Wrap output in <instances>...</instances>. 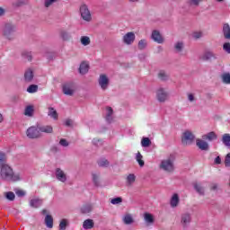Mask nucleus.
Returning <instances> with one entry per match:
<instances>
[{"instance_id": "nucleus-1", "label": "nucleus", "mask_w": 230, "mask_h": 230, "mask_svg": "<svg viewBox=\"0 0 230 230\" xmlns=\"http://www.w3.org/2000/svg\"><path fill=\"white\" fill-rule=\"evenodd\" d=\"M0 179L7 182H19L24 176L22 172H13V169L8 164H2L0 167Z\"/></svg>"}, {"instance_id": "nucleus-2", "label": "nucleus", "mask_w": 230, "mask_h": 230, "mask_svg": "<svg viewBox=\"0 0 230 230\" xmlns=\"http://www.w3.org/2000/svg\"><path fill=\"white\" fill-rule=\"evenodd\" d=\"M159 168L166 173H173L175 172V155H170L167 158L163 159L159 164Z\"/></svg>"}, {"instance_id": "nucleus-3", "label": "nucleus", "mask_w": 230, "mask_h": 230, "mask_svg": "<svg viewBox=\"0 0 230 230\" xmlns=\"http://www.w3.org/2000/svg\"><path fill=\"white\" fill-rule=\"evenodd\" d=\"M2 35L8 40H13L15 39V32L17 31V26L13 22H7L2 25Z\"/></svg>"}, {"instance_id": "nucleus-4", "label": "nucleus", "mask_w": 230, "mask_h": 230, "mask_svg": "<svg viewBox=\"0 0 230 230\" xmlns=\"http://www.w3.org/2000/svg\"><path fill=\"white\" fill-rule=\"evenodd\" d=\"M155 98L159 103H165L170 98V92L166 88L160 87L155 91Z\"/></svg>"}, {"instance_id": "nucleus-5", "label": "nucleus", "mask_w": 230, "mask_h": 230, "mask_svg": "<svg viewBox=\"0 0 230 230\" xmlns=\"http://www.w3.org/2000/svg\"><path fill=\"white\" fill-rule=\"evenodd\" d=\"M98 85L102 91H107L111 85V78L106 74H101L98 78Z\"/></svg>"}, {"instance_id": "nucleus-6", "label": "nucleus", "mask_w": 230, "mask_h": 230, "mask_svg": "<svg viewBox=\"0 0 230 230\" xmlns=\"http://www.w3.org/2000/svg\"><path fill=\"white\" fill-rule=\"evenodd\" d=\"M26 136L29 139H39L41 137L40 129L39 128V125L31 126L26 130Z\"/></svg>"}, {"instance_id": "nucleus-7", "label": "nucleus", "mask_w": 230, "mask_h": 230, "mask_svg": "<svg viewBox=\"0 0 230 230\" xmlns=\"http://www.w3.org/2000/svg\"><path fill=\"white\" fill-rule=\"evenodd\" d=\"M80 13L83 21H85V22H91V21H93V15L91 14V11L87 4L81 5Z\"/></svg>"}, {"instance_id": "nucleus-8", "label": "nucleus", "mask_w": 230, "mask_h": 230, "mask_svg": "<svg viewBox=\"0 0 230 230\" xmlns=\"http://www.w3.org/2000/svg\"><path fill=\"white\" fill-rule=\"evenodd\" d=\"M193 141H195V135L191 131L186 130L181 137L182 145L188 146L193 145Z\"/></svg>"}, {"instance_id": "nucleus-9", "label": "nucleus", "mask_w": 230, "mask_h": 230, "mask_svg": "<svg viewBox=\"0 0 230 230\" xmlns=\"http://www.w3.org/2000/svg\"><path fill=\"white\" fill-rule=\"evenodd\" d=\"M191 224V214L190 212H184L181 215V226L183 229H188Z\"/></svg>"}, {"instance_id": "nucleus-10", "label": "nucleus", "mask_w": 230, "mask_h": 230, "mask_svg": "<svg viewBox=\"0 0 230 230\" xmlns=\"http://www.w3.org/2000/svg\"><path fill=\"white\" fill-rule=\"evenodd\" d=\"M135 40H136V34L133 31L128 32L122 37V41L127 46H132Z\"/></svg>"}, {"instance_id": "nucleus-11", "label": "nucleus", "mask_w": 230, "mask_h": 230, "mask_svg": "<svg viewBox=\"0 0 230 230\" xmlns=\"http://www.w3.org/2000/svg\"><path fill=\"white\" fill-rule=\"evenodd\" d=\"M63 93L66 96H73L75 94V84L66 83L63 84Z\"/></svg>"}, {"instance_id": "nucleus-12", "label": "nucleus", "mask_w": 230, "mask_h": 230, "mask_svg": "<svg viewBox=\"0 0 230 230\" xmlns=\"http://www.w3.org/2000/svg\"><path fill=\"white\" fill-rule=\"evenodd\" d=\"M196 146H198V148L199 150H202L203 152H208V150H209V144L208 142H206V140H204V138H202V139L197 138L196 139Z\"/></svg>"}, {"instance_id": "nucleus-13", "label": "nucleus", "mask_w": 230, "mask_h": 230, "mask_svg": "<svg viewBox=\"0 0 230 230\" xmlns=\"http://www.w3.org/2000/svg\"><path fill=\"white\" fill-rule=\"evenodd\" d=\"M55 176L59 182H66L67 181V174H66V172L60 168L56 169Z\"/></svg>"}, {"instance_id": "nucleus-14", "label": "nucleus", "mask_w": 230, "mask_h": 230, "mask_svg": "<svg viewBox=\"0 0 230 230\" xmlns=\"http://www.w3.org/2000/svg\"><path fill=\"white\" fill-rule=\"evenodd\" d=\"M40 134H53V126L51 125H39Z\"/></svg>"}, {"instance_id": "nucleus-15", "label": "nucleus", "mask_w": 230, "mask_h": 230, "mask_svg": "<svg viewBox=\"0 0 230 230\" xmlns=\"http://www.w3.org/2000/svg\"><path fill=\"white\" fill-rule=\"evenodd\" d=\"M151 39H153L155 42H157V44H163L164 42V39H163V36L159 31H153Z\"/></svg>"}, {"instance_id": "nucleus-16", "label": "nucleus", "mask_w": 230, "mask_h": 230, "mask_svg": "<svg viewBox=\"0 0 230 230\" xmlns=\"http://www.w3.org/2000/svg\"><path fill=\"white\" fill-rule=\"evenodd\" d=\"M202 139H204L205 141H209V142L217 141V139H218V136L214 131H211V132H208V133L203 135Z\"/></svg>"}, {"instance_id": "nucleus-17", "label": "nucleus", "mask_w": 230, "mask_h": 230, "mask_svg": "<svg viewBox=\"0 0 230 230\" xmlns=\"http://www.w3.org/2000/svg\"><path fill=\"white\" fill-rule=\"evenodd\" d=\"M180 202H181V199L179 198V194L177 193L172 194L170 199L171 208H177Z\"/></svg>"}, {"instance_id": "nucleus-18", "label": "nucleus", "mask_w": 230, "mask_h": 230, "mask_svg": "<svg viewBox=\"0 0 230 230\" xmlns=\"http://www.w3.org/2000/svg\"><path fill=\"white\" fill-rule=\"evenodd\" d=\"M48 116L49 118H51L54 121H58V112H57V110L53 107H49L48 109Z\"/></svg>"}, {"instance_id": "nucleus-19", "label": "nucleus", "mask_w": 230, "mask_h": 230, "mask_svg": "<svg viewBox=\"0 0 230 230\" xmlns=\"http://www.w3.org/2000/svg\"><path fill=\"white\" fill-rule=\"evenodd\" d=\"M122 222L125 226H132V224H134V217H132V214H125L122 217Z\"/></svg>"}, {"instance_id": "nucleus-20", "label": "nucleus", "mask_w": 230, "mask_h": 230, "mask_svg": "<svg viewBox=\"0 0 230 230\" xmlns=\"http://www.w3.org/2000/svg\"><path fill=\"white\" fill-rule=\"evenodd\" d=\"M193 188L195 191L199 193V195L204 196L206 193V188L203 187L202 183H193Z\"/></svg>"}, {"instance_id": "nucleus-21", "label": "nucleus", "mask_w": 230, "mask_h": 230, "mask_svg": "<svg viewBox=\"0 0 230 230\" xmlns=\"http://www.w3.org/2000/svg\"><path fill=\"white\" fill-rule=\"evenodd\" d=\"M134 182H136V174L130 173L126 177V186L130 188V186H134Z\"/></svg>"}, {"instance_id": "nucleus-22", "label": "nucleus", "mask_w": 230, "mask_h": 230, "mask_svg": "<svg viewBox=\"0 0 230 230\" xmlns=\"http://www.w3.org/2000/svg\"><path fill=\"white\" fill-rule=\"evenodd\" d=\"M93 204L86 203L82 206L81 213H83L84 215H87V214L91 213L93 211Z\"/></svg>"}, {"instance_id": "nucleus-23", "label": "nucleus", "mask_w": 230, "mask_h": 230, "mask_svg": "<svg viewBox=\"0 0 230 230\" xmlns=\"http://www.w3.org/2000/svg\"><path fill=\"white\" fill-rule=\"evenodd\" d=\"M80 75H87L89 73V64L87 62H82L79 66Z\"/></svg>"}, {"instance_id": "nucleus-24", "label": "nucleus", "mask_w": 230, "mask_h": 230, "mask_svg": "<svg viewBox=\"0 0 230 230\" xmlns=\"http://www.w3.org/2000/svg\"><path fill=\"white\" fill-rule=\"evenodd\" d=\"M33 70L31 68H28L24 73V81L30 83L33 80Z\"/></svg>"}, {"instance_id": "nucleus-25", "label": "nucleus", "mask_w": 230, "mask_h": 230, "mask_svg": "<svg viewBox=\"0 0 230 230\" xmlns=\"http://www.w3.org/2000/svg\"><path fill=\"white\" fill-rule=\"evenodd\" d=\"M31 208H40L42 206V199L35 198L30 200Z\"/></svg>"}, {"instance_id": "nucleus-26", "label": "nucleus", "mask_w": 230, "mask_h": 230, "mask_svg": "<svg viewBox=\"0 0 230 230\" xmlns=\"http://www.w3.org/2000/svg\"><path fill=\"white\" fill-rule=\"evenodd\" d=\"M221 82L226 85H230V72H224L221 75Z\"/></svg>"}, {"instance_id": "nucleus-27", "label": "nucleus", "mask_w": 230, "mask_h": 230, "mask_svg": "<svg viewBox=\"0 0 230 230\" xmlns=\"http://www.w3.org/2000/svg\"><path fill=\"white\" fill-rule=\"evenodd\" d=\"M45 226L48 229H53V217L51 215L45 217Z\"/></svg>"}, {"instance_id": "nucleus-28", "label": "nucleus", "mask_w": 230, "mask_h": 230, "mask_svg": "<svg viewBox=\"0 0 230 230\" xmlns=\"http://www.w3.org/2000/svg\"><path fill=\"white\" fill-rule=\"evenodd\" d=\"M223 34L225 39L230 40V26L229 23H224L223 25Z\"/></svg>"}, {"instance_id": "nucleus-29", "label": "nucleus", "mask_w": 230, "mask_h": 230, "mask_svg": "<svg viewBox=\"0 0 230 230\" xmlns=\"http://www.w3.org/2000/svg\"><path fill=\"white\" fill-rule=\"evenodd\" d=\"M84 229H93L94 227V221L93 219H86L83 223Z\"/></svg>"}, {"instance_id": "nucleus-30", "label": "nucleus", "mask_w": 230, "mask_h": 230, "mask_svg": "<svg viewBox=\"0 0 230 230\" xmlns=\"http://www.w3.org/2000/svg\"><path fill=\"white\" fill-rule=\"evenodd\" d=\"M112 114H113L112 108L107 107L106 108V121H108V123H112V119H113Z\"/></svg>"}, {"instance_id": "nucleus-31", "label": "nucleus", "mask_w": 230, "mask_h": 230, "mask_svg": "<svg viewBox=\"0 0 230 230\" xmlns=\"http://www.w3.org/2000/svg\"><path fill=\"white\" fill-rule=\"evenodd\" d=\"M144 220L147 226H151V224H154V216L150 213H145Z\"/></svg>"}, {"instance_id": "nucleus-32", "label": "nucleus", "mask_w": 230, "mask_h": 230, "mask_svg": "<svg viewBox=\"0 0 230 230\" xmlns=\"http://www.w3.org/2000/svg\"><path fill=\"white\" fill-rule=\"evenodd\" d=\"M222 143L225 145V146H227V148L230 147V134L226 133L222 136Z\"/></svg>"}, {"instance_id": "nucleus-33", "label": "nucleus", "mask_w": 230, "mask_h": 230, "mask_svg": "<svg viewBox=\"0 0 230 230\" xmlns=\"http://www.w3.org/2000/svg\"><path fill=\"white\" fill-rule=\"evenodd\" d=\"M158 78L163 82H166V80L170 78V75H168L164 70H160L158 73Z\"/></svg>"}, {"instance_id": "nucleus-34", "label": "nucleus", "mask_w": 230, "mask_h": 230, "mask_svg": "<svg viewBox=\"0 0 230 230\" xmlns=\"http://www.w3.org/2000/svg\"><path fill=\"white\" fill-rule=\"evenodd\" d=\"M204 0H187L188 6H190L191 8H197V6H199L200 3H202Z\"/></svg>"}, {"instance_id": "nucleus-35", "label": "nucleus", "mask_w": 230, "mask_h": 230, "mask_svg": "<svg viewBox=\"0 0 230 230\" xmlns=\"http://www.w3.org/2000/svg\"><path fill=\"white\" fill-rule=\"evenodd\" d=\"M136 161L141 168L145 166V161L143 160V155H141V153L137 152L136 154Z\"/></svg>"}, {"instance_id": "nucleus-36", "label": "nucleus", "mask_w": 230, "mask_h": 230, "mask_svg": "<svg viewBox=\"0 0 230 230\" xmlns=\"http://www.w3.org/2000/svg\"><path fill=\"white\" fill-rule=\"evenodd\" d=\"M152 145V140L149 137H143L141 140V146L143 148H148Z\"/></svg>"}, {"instance_id": "nucleus-37", "label": "nucleus", "mask_w": 230, "mask_h": 230, "mask_svg": "<svg viewBox=\"0 0 230 230\" xmlns=\"http://www.w3.org/2000/svg\"><path fill=\"white\" fill-rule=\"evenodd\" d=\"M34 108L32 105H29L25 108L24 115L28 116L29 118H31L33 116Z\"/></svg>"}, {"instance_id": "nucleus-38", "label": "nucleus", "mask_w": 230, "mask_h": 230, "mask_svg": "<svg viewBox=\"0 0 230 230\" xmlns=\"http://www.w3.org/2000/svg\"><path fill=\"white\" fill-rule=\"evenodd\" d=\"M174 49L176 53H181L184 49V42L178 41L174 44Z\"/></svg>"}, {"instance_id": "nucleus-39", "label": "nucleus", "mask_w": 230, "mask_h": 230, "mask_svg": "<svg viewBox=\"0 0 230 230\" xmlns=\"http://www.w3.org/2000/svg\"><path fill=\"white\" fill-rule=\"evenodd\" d=\"M92 179L94 186H100V174L98 172H93Z\"/></svg>"}, {"instance_id": "nucleus-40", "label": "nucleus", "mask_w": 230, "mask_h": 230, "mask_svg": "<svg viewBox=\"0 0 230 230\" xmlns=\"http://www.w3.org/2000/svg\"><path fill=\"white\" fill-rule=\"evenodd\" d=\"M80 41L82 46H89L91 44V38L89 36H82Z\"/></svg>"}, {"instance_id": "nucleus-41", "label": "nucleus", "mask_w": 230, "mask_h": 230, "mask_svg": "<svg viewBox=\"0 0 230 230\" xmlns=\"http://www.w3.org/2000/svg\"><path fill=\"white\" fill-rule=\"evenodd\" d=\"M146 46H148V40L143 39L138 41V49H146Z\"/></svg>"}, {"instance_id": "nucleus-42", "label": "nucleus", "mask_w": 230, "mask_h": 230, "mask_svg": "<svg viewBox=\"0 0 230 230\" xmlns=\"http://www.w3.org/2000/svg\"><path fill=\"white\" fill-rule=\"evenodd\" d=\"M69 225V220L64 218L59 223V230H66L67 226Z\"/></svg>"}, {"instance_id": "nucleus-43", "label": "nucleus", "mask_w": 230, "mask_h": 230, "mask_svg": "<svg viewBox=\"0 0 230 230\" xmlns=\"http://www.w3.org/2000/svg\"><path fill=\"white\" fill-rule=\"evenodd\" d=\"M37 91H39V86L37 84H31L27 88V93H29L30 94H33L34 93H37Z\"/></svg>"}, {"instance_id": "nucleus-44", "label": "nucleus", "mask_w": 230, "mask_h": 230, "mask_svg": "<svg viewBox=\"0 0 230 230\" xmlns=\"http://www.w3.org/2000/svg\"><path fill=\"white\" fill-rule=\"evenodd\" d=\"M99 166L102 168H107L110 164V163L107 161L105 158H102L101 160L98 161Z\"/></svg>"}, {"instance_id": "nucleus-45", "label": "nucleus", "mask_w": 230, "mask_h": 230, "mask_svg": "<svg viewBox=\"0 0 230 230\" xmlns=\"http://www.w3.org/2000/svg\"><path fill=\"white\" fill-rule=\"evenodd\" d=\"M60 37L63 39V40H69V39H71V35L66 31H62L60 32Z\"/></svg>"}, {"instance_id": "nucleus-46", "label": "nucleus", "mask_w": 230, "mask_h": 230, "mask_svg": "<svg viewBox=\"0 0 230 230\" xmlns=\"http://www.w3.org/2000/svg\"><path fill=\"white\" fill-rule=\"evenodd\" d=\"M187 100L188 102H190V103H194V102H197V98H195V93H188Z\"/></svg>"}, {"instance_id": "nucleus-47", "label": "nucleus", "mask_w": 230, "mask_h": 230, "mask_svg": "<svg viewBox=\"0 0 230 230\" xmlns=\"http://www.w3.org/2000/svg\"><path fill=\"white\" fill-rule=\"evenodd\" d=\"M205 60H211V58H215V54L211 51H207L204 54Z\"/></svg>"}, {"instance_id": "nucleus-48", "label": "nucleus", "mask_w": 230, "mask_h": 230, "mask_svg": "<svg viewBox=\"0 0 230 230\" xmlns=\"http://www.w3.org/2000/svg\"><path fill=\"white\" fill-rule=\"evenodd\" d=\"M123 202V199L118 197V198H114L111 200V203L113 204V206H116L118 204H121Z\"/></svg>"}, {"instance_id": "nucleus-49", "label": "nucleus", "mask_w": 230, "mask_h": 230, "mask_svg": "<svg viewBox=\"0 0 230 230\" xmlns=\"http://www.w3.org/2000/svg\"><path fill=\"white\" fill-rule=\"evenodd\" d=\"M5 198L7 200H14L15 199V194L12 191L6 192L5 193Z\"/></svg>"}, {"instance_id": "nucleus-50", "label": "nucleus", "mask_w": 230, "mask_h": 230, "mask_svg": "<svg viewBox=\"0 0 230 230\" xmlns=\"http://www.w3.org/2000/svg\"><path fill=\"white\" fill-rule=\"evenodd\" d=\"M93 145H94L95 146H102V145H103V140L99 138H93Z\"/></svg>"}, {"instance_id": "nucleus-51", "label": "nucleus", "mask_w": 230, "mask_h": 230, "mask_svg": "<svg viewBox=\"0 0 230 230\" xmlns=\"http://www.w3.org/2000/svg\"><path fill=\"white\" fill-rule=\"evenodd\" d=\"M193 39H202L204 37V33L202 31H195L192 33Z\"/></svg>"}, {"instance_id": "nucleus-52", "label": "nucleus", "mask_w": 230, "mask_h": 230, "mask_svg": "<svg viewBox=\"0 0 230 230\" xmlns=\"http://www.w3.org/2000/svg\"><path fill=\"white\" fill-rule=\"evenodd\" d=\"M6 162V155L3 152H0V164H4Z\"/></svg>"}, {"instance_id": "nucleus-53", "label": "nucleus", "mask_w": 230, "mask_h": 230, "mask_svg": "<svg viewBox=\"0 0 230 230\" xmlns=\"http://www.w3.org/2000/svg\"><path fill=\"white\" fill-rule=\"evenodd\" d=\"M23 58H27L29 61L31 60V52L29 51H23L22 53Z\"/></svg>"}, {"instance_id": "nucleus-54", "label": "nucleus", "mask_w": 230, "mask_h": 230, "mask_svg": "<svg viewBox=\"0 0 230 230\" xmlns=\"http://www.w3.org/2000/svg\"><path fill=\"white\" fill-rule=\"evenodd\" d=\"M223 49L224 51H226V53H228V55H230V43L229 42L224 43Z\"/></svg>"}, {"instance_id": "nucleus-55", "label": "nucleus", "mask_w": 230, "mask_h": 230, "mask_svg": "<svg viewBox=\"0 0 230 230\" xmlns=\"http://www.w3.org/2000/svg\"><path fill=\"white\" fill-rule=\"evenodd\" d=\"M225 166H226V168L230 167V153H228L225 158Z\"/></svg>"}, {"instance_id": "nucleus-56", "label": "nucleus", "mask_w": 230, "mask_h": 230, "mask_svg": "<svg viewBox=\"0 0 230 230\" xmlns=\"http://www.w3.org/2000/svg\"><path fill=\"white\" fill-rule=\"evenodd\" d=\"M17 197H24L26 195V191L22 190H14Z\"/></svg>"}, {"instance_id": "nucleus-57", "label": "nucleus", "mask_w": 230, "mask_h": 230, "mask_svg": "<svg viewBox=\"0 0 230 230\" xmlns=\"http://www.w3.org/2000/svg\"><path fill=\"white\" fill-rule=\"evenodd\" d=\"M55 2H57V0H45V7L49 8V6Z\"/></svg>"}, {"instance_id": "nucleus-58", "label": "nucleus", "mask_w": 230, "mask_h": 230, "mask_svg": "<svg viewBox=\"0 0 230 230\" xmlns=\"http://www.w3.org/2000/svg\"><path fill=\"white\" fill-rule=\"evenodd\" d=\"M59 145H61V146H69V142H67V140H66V138H62L59 141Z\"/></svg>"}, {"instance_id": "nucleus-59", "label": "nucleus", "mask_w": 230, "mask_h": 230, "mask_svg": "<svg viewBox=\"0 0 230 230\" xmlns=\"http://www.w3.org/2000/svg\"><path fill=\"white\" fill-rule=\"evenodd\" d=\"M66 127H71L73 125V119H67L65 120Z\"/></svg>"}, {"instance_id": "nucleus-60", "label": "nucleus", "mask_w": 230, "mask_h": 230, "mask_svg": "<svg viewBox=\"0 0 230 230\" xmlns=\"http://www.w3.org/2000/svg\"><path fill=\"white\" fill-rule=\"evenodd\" d=\"M220 163H222V159L220 158V156L216 157L215 164H220Z\"/></svg>"}, {"instance_id": "nucleus-61", "label": "nucleus", "mask_w": 230, "mask_h": 230, "mask_svg": "<svg viewBox=\"0 0 230 230\" xmlns=\"http://www.w3.org/2000/svg\"><path fill=\"white\" fill-rule=\"evenodd\" d=\"M138 58L139 60H145V58H146V56L145 54H140L138 55Z\"/></svg>"}, {"instance_id": "nucleus-62", "label": "nucleus", "mask_w": 230, "mask_h": 230, "mask_svg": "<svg viewBox=\"0 0 230 230\" xmlns=\"http://www.w3.org/2000/svg\"><path fill=\"white\" fill-rule=\"evenodd\" d=\"M5 13L6 11L3 7H0V17H2Z\"/></svg>"}, {"instance_id": "nucleus-63", "label": "nucleus", "mask_w": 230, "mask_h": 230, "mask_svg": "<svg viewBox=\"0 0 230 230\" xmlns=\"http://www.w3.org/2000/svg\"><path fill=\"white\" fill-rule=\"evenodd\" d=\"M217 184H214L213 186H212V188H211V190H217Z\"/></svg>"}, {"instance_id": "nucleus-64", "label": "nucleus", "mask_w": 230, "mask_h": 230, "mask_svg": "<svg viewBox=\"0 0 230 230\" xmlns=\"http://www.w3.org/2000/svg\"><path fill=\"white\" fill-rule=\"evenodd\" d=\"M46 213H48V210H46V209H43V210L41 211V214H42V215H46Z\"/></svg>"}]
</instances>
